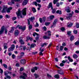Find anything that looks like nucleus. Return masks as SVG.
Returning <instances> with one entry per match:
<instances>
[{"label":"nucleus","instance_id":"f257e3e1","mask_svg":"<svg viewBox=\"0 0 79 79\" xmlns=\"http://www.w3.org/2000/svg\"><path fill=\"white\" fill-rule=\"evenodd\" d=\"M48 8L49 9L50 8H51V10H52V13H55L56 12V9H53V6H52V2H50L48 5Z\"/></svg>","mask_w":79,"mask_h":79},{"label":"nucleus","instance_id":"f03ea898","mask_svg":"<svg viewBox=\"0 0 79 79\" xmlns=\"http://www.w3.org/2000/svg\"><path fill=\"white\" fill-rule=\"evenodd\" d=\"M74 14V12L72 11V13H68L67 14V16H66V18L67 19L69 20L70 19L73 17V15Z\"/></svg>","mask_w":79,"mask_h":79},{"label":"nucleus","instance_id":"7ed1b4c3","mask_svg":"<svg viewBox=\"0 0 79 79\" xmlns=\"http://www.w3.org/2000/svg\"><path fill=\"white\" fill-rule=\"evenodd\" d=\"M16 15L17 16H18V18L19 19V17L21 18H23V17L22 16V15L21 14V10H20L19 9L18 11L16 13Z\"/></svg>","mask_w":79,"mask_h":79},{"label":"nucleus","instance_id":"20e7f679","mask_svg":"<svg viewBox=\"0 0 79 79\" xmlns=\"http://www.w3.org/2000/svg\"><path fill=\"white\" fill-rule=\"evenodd\" d=\"M16 27L17 28L19 27V29H21L22 31H25L26 28V26H25L23 27L22 26H20L19 25L17 26Z\"/></svg>","mask_w":79,"mask_h":79},{"label":"nucleus","instance_id":"39448f33","mask_svg":"<svg viewBox=\"0 0 79 79\" xmlns=\"http://www.w3.org/2000/svg\"><path fill=\"white\" fill-rule=\"evenodd\" d=\"M27 11V8L25 7L22 11V13L23 16L26 15V11Z\"/></svg>","mask_w":79,"mask_h":79},{"label":"nucleus","instance_id":"423d86ee","mask_svg":"<svg viewBox=\"0 0 79 79\" xmlns=\"http://www.w3.org/2000/svg\"><path fill=\"white\" fill-rule=\"evenodd\" d=\"M8 8L7 6H4L2 8V13H5L6 12V10Z\"/></svg>","mask_w":79,"mask_h":79},{"label":"nucleus","instance_id":"0eeeda50","mask_svg":"<svg viewBox=\"0 0 79 79\" xmlns=\"http://www.w3.org/2000/svg\"><path fill=\"white\" fill-rule=\"evenodd\" d=\"M20 63L23 64H24L26 63V60L25 59H22L20 60Z\"/></svg>","mask_w":79,"mask_h":79},{"label":"nucleus","instance_id":"6e6552de","mask_svg":"<svg viewBox=\"0 0 79 79\" xmlns=\"http://www.w3.org/2000/svg\"><path fill=\"white\" fill-rule=\"evenodd\" d=\"M1 30H0V35L2 34H3V32H4V31H5V27H4V26H2L1 27Z\"/></svg>","mask_w":79,"mask_h":79},{"label":"nucleus","instance_id":"1a4fd4ad","mask_svg":"<svg viewBox=\"0 0 79 79\" xmlns=\"http://www.w3.org/2000/svg\"><path fill=\"white\" fill-rule=\"evenodd\" d=\"M54 18H55V16L52 15L48 17V19L49 20V21H50V20H52L53 19H54Z\"/></svg>","mask_w":79,"mask_h":79},{"label":"nucleus","instance_id":"9d476101","mask_svg":"<svg viewBox=\"0 0 79 79\" xmlns=\"http://www.w3.org/2000/svg\"><path fill=\"white\" fill-rule=\"evenodd\" d=\"M28 2V0H24L22 3V5H23V6L26 5Z\"/></svg>","mask_w":79,"mask_h":79},{"label":"nucleus","instance_id":"9b49d317","mask_svg":"<svg viewBox=\"0 0 79 79\" xmlns=\"http://www.w3.org/2000/svg\"><path fill=\"white\" fill-rule=\"evenodd\" d=\"M35 70H37V67H34L32 69H31V71L32 72V73H34V72L35 71Z\"/></svg>","mask_w":79,"mask_h":79},{"label":"nucleus","instance_id":"f8f14e48","mask_svg":"<svg viewBox=\"0 0 79 79\" xmlns=\"http://www.w3.org/2000/svg\"><path fill=\"white\" fill-rule=\"evenodd\" d=\"M21 37H20L19 39V42H20V44H21V45H24V44L25 43L24 42L23 40L21 39Z\"/></svg>","mask_w":79,"mask_h":79},{"label":"nucleus","instance_id":"ddd939ff","mask_svg":"<svg viewBox=\"0 0 79 79\" xmlns=\"http://www.w3.org/2000/svg\"><path fill=\"white\" fill-rule=\"evenodd\" d=\"M57 73L58 74H60V75H63V74H64L63 72L61 70H58L57 71Z\"/></svg>","mask_w":79,"mask_h":79},{"label":"nucleus","instance_id":"4468645a","mask_svg":"<svg viewBox=\"0 0 79 79\" xmlns=\"http://www.w3.org/2000/svg\"><path fill=\"white\" fill-rule=\"evenodd\" d=\"M43 39H50V37L48 35V36L44 35L43 37Z\"/></svg>","mask_w":79,"mask_h":79},{"label":"nucleus","instance_id":"2eb2a0df","mask_svg":"<svg viewBox=\"0 0 79 79\" xmlns=\"http://www.w3.org/2000/svg\"><path fill=\"white\" fill-rule=\"evenodd\" d=\"M65 11L67 13H70V12H71V11H70V10H69V7L65 8Z\"/></svg>","mask_w":79,"mask_h":79},{"label":"nucleus","instance_id":"dca6fc26","mask_svg":"<svg viewBox=\"0 0 79 79\" xmlns=\"http://www.w3.org/2000/svg\"><path fill=\"white\" fill-rule=\"evenodd\" d=\"M21 0H11V3L12 4H15V2H20Z\"/></svg>","mask_w":79,"mask_h":79},{"label":"nucleus","instance_id":"f3484780","mask_svg":"<svg viewBox=\"0 0 79 79\" xmlns=\"http://www.w3.org/2000/svg\"><path fill=\"white\" fill-rule=\"evenodd\" d=\"M14 34L15 36H18V34H19V31L18 30H16L15 31Z\"/></svg>","mask_w":79,"mask_h":79},{"label":"nucleus","instance_id":"a211bd4d","mask_svg":"<svg viewBox=\"0 0 79 79\" xmlns=\"http://www.w3.org/2000/svg\"><path fill=\"white\" fill-rule=\"evenodd\" d=\"M29 19H30L31 22H33V20H35V17H31L29 18Z\"/></svg>","mask_w":79,"mask_h":79},{"label":"nucleus","instance_id":"6ab92c4d","mask_svg":"<svg viewBox=\"0 0 79 79\" xmlns=\"http://www.w3.org/2000/svg\"><path fill=\"white\" fill-rule=\"evenodd\" d=\"M12 9V7H9L6 10V12H7V13H10V10H11Z\"/></svg>","mask_w":79,"mask_h":79},{"label":"nucleus","instance_id":"aec40b11","mask_svg":"<svg viewBox=\"0 0 79 79\" xmlns=\"http://www.w3.org/2000/svg\"><path fill=\"white\" fill-rule=\"evenodd\" d=\"M56 13L57 14H59V15H61L62 13L61 10H58L56 11Z\"/></svg>","mask_w":79,"mask_h":79},{"label":"nucleus","instance_id":"412c9836","mask_svg":"<svg viewBox=\"0 0 79 79\" xmlns=\"http://www.w3.org/2000/svg\"><path fill=\"white\" fill-rule=\"evenodd\" d=\"M68 24H69V23H68L67 24V27H71L72 26H73V23H70L68 25Z\"/></svg>","mask_w":79,"mask_h":79},{"label":"nucleus","instance_id":"4be33fe9","mask_svg":"<svg viewBox=\"0 0 79 79\" xmlns=\"http://www.w3.org/2000/svg\"><path fill=\"white\" fill-rule=\"evenodd\" d=\"M67 58L69 60V61H70V62H73V59H71V57H70V56H69L67 57Z\"/></svg>","mask_w":79,"mask_h":79},{"label":"nucleus","instance_id":"5701e85b","mask_svg":"<svg viewBox=\"0 0 79 79\" xmlns=\"http://www.w3.org/2000/svg\"><path fill=\"white\" fill-rule=\"evenodd\" d=\"M73 58L76 59V58H77L78 57V56H77V55L76 54H75L73 55Z\"/></svg>","mask_w":79,"mask_h":79},{"label":"nucleus","instance_id":"b1692460","mask_svg":"<svg viewBox=\"0 0 79 79\" xmlns=\"http://www.w3.org/2000/svg\"><path fill=\"white\" fill-rule=\"evenodd\" d=\"M57 21H58V19H55L54 21V22L53 23V25H55L56 24Z\"/></svg>","mask_w":79,"mask_h":79},{"label":"nucleus","instance_id":"393cba45","mask_svg":"<svg viewBox=\"0 0 79 79\" xmlns=\"http://www.w3.org/2000/svg\"><path fill=\"white\" fill-rule=\"evenodd\" d=\"M75 45L78 46L79 45V40H78L74 43Z\"/></svg>","mask_w":79,"mask_h":79},{"label":"nucleus","instance_id":"a878e982","mask_svg":"<svg viewBox=\"0 0 79 79\" xmlns=\"http://www.w3.org/2000/svg\"><path fill=\"white\" fill-rule=\"evenodd\" d=\"M14 50V49H13V48H12L11 47H10L8 49V51L10 52H12V51H13Z\"/></svg>","mask_w":79,"mask_h":79},{"label":"nucleus","instance_id":"bb28decb","mask_svg":"<svg viewBox=\"0 0 79 79\" xmlns=\"http://www.w3.org/2000/svg\"><path fill=\"white\" fill-rule=\"evenodd\" d=\"M7 44H5L4 46V50L6 49V50L8 48L7 47Z\"/></svg>","mask_w":79,"mask_h":79},{"label":"nucleus","instance_id":"cd10ccee","mask_svg":"<svg viewBox=\"0 0 79 79\" xmlns=\"http://www.w3.org/2000/svg\"><path fill=\"white\" fill-rule=\"evenodd\" d=\"M47 33L48 34V35L50 37L51 36V32L50 31H47Z\"/></svg>","mask_w":79,"mask_h":79},{"label":"nucleus","instance_id":"c85d7f7f","mask_svg":"<svg viewBox=\"0 0 79 79\" xmlns=\"http://www.w3.org/2000/svg\"><path fill=\"white\" fill-rule=\"evenodd\" d=\"M54 77H55V78H56L57 79H58L59 78H60V76H59V75L58 74H56L55 75Z\"/></svg>","mask_w":79,"mask_h":79},{"label":"nucleus","instance_id":"c756f323","mask_svg":"<svg viewBox=\"0 0 79 79\" xmlns=\"http://www.w3.org/2000/svg\"><path fill=\"white\" fill-rule=\"evenodd\" d=\"M74 35H72L70 38V40L71 41H73V39H74Z\"/></svg>","mask_w":79,"mask_h":79},{"label":"nucleus","instance_id":"7c9ffc66","mask_svg":"<svg viewBox=\"0 0 79 79\" xmlns=\"http://www.w3.org/2000/svg\"><path fill=\"white\" fill-rule=\"evenodd\" d=\"M58 0H54L53 1V3L54 4H55L58 2Z\"/></svg>","mask_w":79,"mask_h":79},{"label":"nucleus","instance_id":"2f4dec72","mask_svg":"<svg viewBox=\"0 0 79 79\" xmlns=\"http://www.w3.org/2000/svg\"><path fill=\"white\" fill-rule=\"evenodd\" d=\"M67 33L69 36H70V35H71V31H67Z\"/></svg>","mask_w":79,"mask_h":79},{"label":"nucleus","instance_id":"473e14b6","mask_svg":"<svg viewBox=\"0 0 79 79\" xmlns=\"http://www.w3.org/2000/svg\"><path fill=\"white\" fill-rule=\"evenodd\" d=\"M35 46V44H32L31 45L30 48H34Z\"/></svg>","mask_w":79,"mask_h":79},{"label":"nucleus","instance_id":"72a5a7b5","mask_svg":"<svg viewBox=\"0 0 79 79\" xmlns=\"http://www.w3.org/2000/svg\"><path fill=\"white\" fill-rule=\"evenodd\" d=\"M32 11H33V13H35L36 12V10H35V8L34 7L33 8Z\"/></svg>","mask_w":79,"mask_h":79},{"label":"nucleus","instance_id":"f704fd0d","mask_svg":"<svg viewBox=\"0 0 79 79\" xmlns=\"http://www.w3.org/2000/svg\"><path fill=\"white\" fill-rule=\"evenodd\" d=\"M68 62V60H63L62 61V63L63 64V63H66V62Z\"/></svg>","mask_w":79,"mask_h":79},{"label":"nucleus","instance_id":"c9c22d12","mask_svg":"<svg viewBox=\"0 0 79 79\" xmlns=\"http://www.w3.org/2000/svg\"><path fill=\"white\" fill-rule=\"evenodd\" d=\"M34 75L35 77V78H37L38 77H39V76L37 74H34Z\"/></svg>","mask_w":79,"mask_h":79},{"label":"nucleus","instance_id":"e433bc0d","mask_svg":"<svg viewBox=\"0 0 79 79\" xmlns=\"http://www.w3.org/2000/svg\"><path fill=\"white\" fill-rule=\"evenodd\" d=\"M33 4L35 5V6H37V2H33Z\"/></svg>","mask_w":79,"mask_h":79},{"label":"nucleus","instance_id":"4c0bfd02","mask_svg":"<svg viewBox=\"0 0 79 79\" xmlns=\"http://www.w3.org/2000/svg\"><path fill=\"white\" fill-rule=\"evenodd\" d=\"M28 39H29V40H30V41H32V38L30 37H27V39L28 40Z\"/></svg>","mask_w":79,"mask_h":79},{"label":"nucleus","instance_id":"58836bf2","mask_svg":"<svg viewBox=\"0 0 79 79\" xmlns=\"http://www.w3.org/2000/svg\"><path fill=\"white\" fill-rule=\"evenodd\" d=\"M10 48L14 50V49H15V45L14 44H12V45Z\"/></svg>","mask_w":79,"mask_h":79},{"label":"nucleus","instance_id":"ea45409f","mask_svg":"<svg viewBox=\"0 0 79 79\" xmlns=\"http://www.w3.org/2000/svg\"><path fill=\"white\" fill-rule=\"evenodd\" d=\"M35 35H38V36L39 35V34L36 33H33V35L34 37H35Z\"/></svg>","mask_w":79,"mask_h":79},{"label":"nucleus","instance_id":"a19ab883","mask_svg":"<svg viewBox=\"0 0 79 79\" xmlns=\"http://www.w3.org/2000/svg\"><path fill=\"white\" fill-rule=\"evenodd\" d=\"M76 27L77 28H79V23H76Z\"/></svg>","mask_w":79,"mask_h":79},{"label":"nucleus","instance_id":"79ce46f5","mask_svg":"<svg viewBox=\"0 0 79 79\" xmlns=\"http://www.w3.org/2000/svg\"><path fill=\"white\" fill-rule=\"evenodd\" d=\"M63 46H61L60 48V51H63Z\"/></svg>","mask_w":79,"mask_h":79},{"label":"nucleus","instance_id":"37998d69","mask_svg":"<svg viewBox=\"0 0 79 79\" xmlns=\"http://www.w3.org/2000/svg\"><path fill=\"white\" fill-rule=\"evenodd\" d=\"M50 23L48 22H46L45 23V26H49Z\"/></svg>","mask_w":79,"mask_h":79},{"label":"nucleus","instance_id":"c03bdc74","mask_svg":"<svg viewBox=\"0 0 79 79\" xmlns=\"http://www.w3.org/2000/svg\"><path fill=\"white\" fill-rule=\"evenodd\" d=\"M73 33L75 34H77V31L74 30L73 31Z\"/></svg>","mask_w":79,"mask_h":79},{"label":"nucleus","instance_id":"a18cd8bd","mask_svg":"<svg viewBox=\"0 0 79 79\" xmlns=\"http://www.w3.org/2000/svg\"><path fill=\"white\" fill-rule=\"evenodd\" d=\"M3 66H4V67L5 68H7V65L5 64H3Z\"/></svg>","mask_w":79,"mask_h":79},{"label":"nucleus","instance_id":"49530a36","mask_svg":"<svg viewBox=\"0 0 79 79\" xmlns=\"http://www.w3.org/2000/svg\"><path fill=\"white\" fill-rule=\"evenodd\" d=\"M26 49H27V48H26V46H24L23 47V50L24 51H25V50H26Z\"/></svg>","mask_w":79,"mask_h":79},{"label":"nucleus","instance_id":"de8ad7c7","mask_svg":"<svg viewBox=\"0 0 79 79\" xmlns=\"http://www.w3.org/2000/svg\"><path fill=\"white\" fill-rule=\"evenodd\" d=\"M60 30H61L62 31H65V28L63 27H62L61 28Z\"/></svg>","mask_w":79,"mask_h":79},{"label":"nucleus","instance_id":"09e8293b","mask_svg":"<svg viewBox=\"0 0 79 79\" xmlns=\"http://www.w3.org/2000/svg\"><path fill=\"white\" fill-rule=\"evenodd\" d=\"M16 57V56L14 54H13L12 56V58H13V59H14V58H15V57Z\"/></svg>","mask_w":79,"mask_h":79},{"label":"nucleus","instance_id":"8fccbe9b","mask_svg":"<svg viewBox=\"0 0 79 79\" xmlns=\"http://www.w3.org/2000/svg\"><path fill=\"white\" fill-rule=\"evenodd\" d=\"M20 78H22L23 79H26V78H25V77L23 75L20 76Z\"/></svg>","mask_w":79,"mask_h":79},{"label":"nucleus","instance_id":"3c124183","mask_svg":"<svg viewBox=\"0 0 79 79\" xmlns=\"http://www.w3.org/2000/svg\"><path fill=\"white\" fill-rule=\"evenodd\" d=\"M27 21L28 22V25H30V24H31V22H30V20H29V19H28L27 20Z\"/></svg>","mask_w":79,"mask_h":79},{"label":"nucleus","instance_id":"603ef678","mask_svg":"<svg viewBox=\"0 0 79 79\" xmlns=\"http://www.w3.org/2000/svg\"><path fill=\"white\" fill-rule=\"evenodd\" d=\"M43 29L44 31H47V28L45 27V26H44L43 27Z\"/></svg>","mask_w":79,"mask_h":79},{"label":"nucleus","instance_id":"864d4df0","mask_svg":"<svg viewBox=\"0 0 79 79\" xmlns=\"http://www.w3.org/2000/svg\"><path fill=\"white\" fill-rule=\"evenodd\" d=\"M23 48V47L22 46H20V47H19V49L21 50Z\"/></svg>","mask_w":79,"mask_h":79},{"label":"nucleus","instance_id":"5fc2aeb1","mask_svg":"<svg viewBox=\"0 0 79 79\" xmlns=\"http://www.w3.org/2000/svg\"><path fill=\"white\" fill-rule=\"evenodd\" d=\"M40 52H43L44 51V49H41V48H40Z\"/></svg>","mask_w":79,"mask_h":79},{"label":"nucleus","instance_id":"6e6d98bb","mask_svg":"<svg viewBox=\"0 0 79 79\" xmlns=\"http://www.w3.org/2000/svg\"><path fill=\"white\" fill-rule=\"evenodd\" d=\"M6 18H10V16L8 15L7 14L6 15Z\"/></svg>","mask_w":79,"mask_h":79},{"label":"nucleus","instance_id":"4d7b16f0","mask_svg":"<svg viewBox=\"0 0 79 79\" xmlns=\"http://www.w3.org/2000/svg\"><path fill=\"white\" fill-rule=\"evenodd\" d=\"M11 66H9V67H8V69L9 70V71H11Z\"/></svg>","mask_w":79,"mask_h":79},{"label":"nucleus","instance_id":"13d9d810","mask_svg":"<svg viewBox=\"0 0 79 79\" xmlns=\"http://www.w3.org/2000/svg\"><path fill=\"white\" fill-rule=\"evenodd\" d=\"M32 25H30V26H29V30H31V29H32Z\"/></svg>","mask_w":79,"mask_h":79},{"label":"nucleus","instance_id":"bf43d9fd","mask_svg":"<svg viewBox=\"0 0 79 79\" xmlns=\"http://www.w3.org/2000/svg\"><path fill=\"white\" fill-rule=\"evenodd\" d=\"M16 17H14L12 18V20L13 21H14V20H16Z\"/></svg>","mask_w":79,"mask_h":79},{"label":"nucleus","instance_id":"052dcab7","mask_svg":"<svg viewBox=\"0 0 79 79\" xmlns=\"http://www.w3.org/2000/svg\"><path fill=\"white\" fill-rule=\"evenodd\" d=\"M6 77L7 79H11V77L9 75H6Z\"/></svg>","mask_w":79,"mask_h":79},{"label":"nucleus","instance_id":"680f3d73","mask_svg":"<svg viewBox=\"0 0 79 79\" xmlns=\"http://www.w3.org/2000/svg\"><path fill=\"white\" fill-rule=\"evenodd\" d=\"M24 69V68L21 67V68H20V71H23V70Z\"/></svg>","mask_w":79,"mask_h":79},{"label":"nucleus","instance_id":"e2e57ef3","mask_svg":"<svg viewBox=\"0 0 79 79\" xmlns=\"http://www.w3.org/2000/svg\"><path fill=\"white\" fill-rule=\"evenodd\" d=\"M39 21L41 23H42V18H40L39 19Z\"/></svg>","mask_w":79,"mask_h":79},{"label":"nucleus","instance_id":"0e129e2a","mask_svg":"<svg viewBox=\"0 0 79 79\" xmlns=\"http://www.w3.org/2000/svg\"><path fill=\"white\" fill-rule=\"evenodd\" d=\"M8 73V71H7L5 72H4V75L5 76H7V75L8 74V73Z\"/></svg>","mask_w":79,"mask_h":79},{"label":"nucleus","instance_id":"69168bd1","mask_svg":"<svg viewBox=\"0 0 79 79\" xmlns=\"http://www.w3.org/2000/svg\"><path fill=\"white\" fill-rule=\"evenodd\" d=\"M39 55H40L43 56V55H44V54L42 53V52H40L39 53Z\"/></svg>","mask_w":79,"mask_h":79},{"label":"nucleus","instance_id":"338daca9","mask_svg":"<svg viewBox=\"0 0 79 79\" xmlns=\"http://www.w3.org/2000/svg\"><path fill=\"white\" fill-rule=\"evenodd\" d=\"M21 55V56H24V53L23 52H21L20 53Z\"/></svg>","mask_w":79,"mask_h":79},{"label":"nucleus","instance_id":"774afa93","mask_svg":"<svg viewBox=\"0 0 79 79\" xmlns=\"http://www.w3.org/2000/svg\"><path fill=\"white\" fill-rule=\"evenodd\" d=\"M60 66H64V64L63 63H61L60 64Z\"/></svg>","mask_w":79,"mask_h":79}]
</instances>
